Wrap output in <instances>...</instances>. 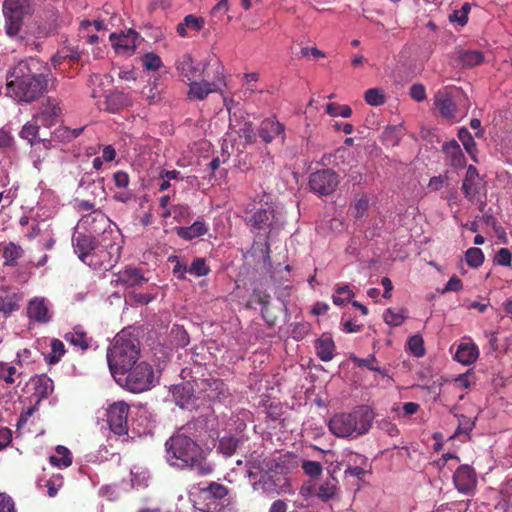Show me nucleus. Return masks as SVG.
Returning <instances> with one entry per match:
<instances>
[{
	"label": "nucleus",
	"mask_w": 512,
	"mask_h": 512,
	"mask_svg": "<svg viewBox=\"0 0 512 512\" xmlns=\"http://www.w3.org/2000/svg\"><path fill=\"white\" fill-rule=\"evenodd\" d=\"M195 423H188L180 428L165 443L167 463L178 469H190L198 475H209L212 465L206 461L204 450L192 435Z\"/></svg>",
	"instance_id": "obj_1"
},
{
	"label": "nucleus",
	"mask_w": 512,
	"mask_h": 512,
	"mask_svg": "<svg viewBox=\"0 0 512 512\" xmlns=\"http://www.w3.org/2000/svg\"><path fill=\"white\" fill-rule=\"evenodd\" d=\"M41 62L29 58L18 62L7 74L6 94L18 102L30 103L42 96L50 75L40 71Z\"/></svg>",
	"instance_id": "obj_2"
},
{
	"label": "nucleus",
	"mask_w": 512,
	"mask_h": 512,
	"mask_svg": "<svg viewBox=\"0 0 512 512\" xmlns=\"http://www.w3.org/2000/svg\"><path fill=\"white\" fill-rule=\"evenodd\" d=\"M374 417V412L369 406L361 405L351 412L333 415L328 422V427L336 437L357 439L369 432Z\"/></svg>",
	"instance_id": "obj_3"
},
{
	"label": "nucleus",
	"mask_w": 512,
	"mask_h": 512,
	"mask_svg": "<svg viewBox=\"0 0 512 512\" xmlns=\"http://www.w3.org/2000/svg\"><path fill=\"white\" fill-rule=\"evenodd\" d=\"M138 355V340L125 330L118 333L107 350V362L113 378L136 365Z\"/></svg>",
	"instance_id": "obj_4"
},
{
	"label": "nucleus",
	"mask_w": 512,
	"mask_h": 512,
	"mask_svg": "<svg viewBox=\"0 0 512 512\" xmlns=\"http://www.w3.org/2000/svg\"><path fill=\"white\" fill-rule=\"evenodd\" d=\"M123 244L120 229L108 231L104 237L97 238V245L88 259V265L93 269L111 270L120 260Z\"/></svg>",
	"instance_id": "obj_5"
},
{
	"label": "nucleus",
	"mask_w": 512,
	"mask_h": 512,
	"mask_svg": "<svg viewBox=\"0 0 512 512\" xmlns=\"http://www.w3.org/2000/svg\"><path fill=\"white\" fill-rule=\"evenodd\" d=\"M248 477L253 490L266 495H279L288 488L287 478L275 464L262 471L248 470Z\"/></svg>",
	"instance_id": "obj_6"
},
{
	"label": "nucleus",
	"mask_w": 512,
	"mask_h": 512,
	"mask_svg": "<svg viewBox=\"0 0 512 512\" xmlns=\"http://www.w3.org/2000/svg\"><path fill=\"white\" fill-rule=\"evenodd\" d=\"M247 224L254 233L263 234L269 238L284 226L285 218L280 210L266 203L264 208L257 209L251 214Z\"/></svg>",
	"instance_id": "obj_7"
},
{
	"label": "nucleus",
	"mask_w": 512,
	"mask_h": 512,
	"mask_svg": "<svg viewBox=\"0 0 512 512\" xmlns=\"http://www.w3.org/2000/svg\"><path fill=\"white\" fill-rule=\"evenodd\" d=\"M115 381L120 386L133 393H140L153 387L156 382V377L153 367L143 361L130 367L127 372L115 376Z\"/></svg>",
	"instance_id": "obj_8"
},
{
	"label": "nucleus",
	"mask_w": 512,
	"mask_h": 512,
	"mask_svg": "<svg viewBox=\"0 0 512 512\" xmlns=\"http://www.w3.org/2000/svg\"><path fill=\"white\" fill-rule=\"evenodd\" d=\"M227 496V487L211 482L199 488V491L194 494V506L203 512H221L228 504Z\"/></svg>",
	"instance_id": "obj_9"
},
{
	"label": "nucleus",
	"mask_w": 512,
	"mask_h": 512,
	"mask_svg": "<svg viewBox=\"0 0 512 512\" xmlns=\"http://www.w3.org/2000/svg\"><path fill=\"white\" fill-rule=\"evenodd\" d=\"M188 85L187 97L190 100L202 101L209 94L222 92V88L226 86L223 66L217 64L214 67L212 76L206 72L205 77L193 80Z\"/></svg>",
	"instance_id": "obj_10"
},
{
	"label": "nucleus",
	"mask_w": 512,
	"mask_h": 512,
	"mask_svg": "<svg viewBox=\"0 0 512 512\" xmlns=\"http://www.w3.org/2000/svg\"><path fill=\"white\" fill-rule=\"evenodd\" d=\"M130 406L125 401H115L106 408V422L111 434L122 443L128 442V416Z\"/></svg>",
	"instance_id": "obj_11"
},
{
	"label": "nucleus",
	"mask_w": 512,
	"mask_h": 512,
	"mask_svg": "<svg viewBox=\"0 0 512 512\" xmlns=\"http://www.w3.org/2000/svg\"><path fill=\"white\" fill-rule=\"evenodd\" d=\"M31 0H5L3 14L5 30L9 37L18 36L23 23V17L30 10Z\"/></svg>",
	"instance_id": "obj_12"
},
{
	"label": "nucleus",
	"mask_w": 512,
	"mask_h": 512,
	"mask_svg": "<svg viewBox=\"0 0 512 512\" xmlns=\"http://www.w3.org/2000/svg\"><path fill=\"white\" fill-rule=\"evenodd\" d=\"M80 225L92 236L96 238L104 237L108 231L119 229L112 221L100 210H92L84 215L80 220Z\"/></svg>",
	"instance_id": "obj_13"
},
{
	"label": "nucleus",
	"mask_w": 512,
	"mask_h": 512,
	"mask_svg": "<svg viewBox=\"0 0 512 512\" xmlns=\"http://www.w3.org/2000/svg\"><path fill=\"white\" fill-rule=\"evenodd\" d=\"M207 66L206 63H195L189 54L180 56L175 63L176 70L181 80L187 84L191 83L193 80L205 77Z\"/></svg>",
	"instance_id": "obj_14"
},
{
	"label": "nucleus",
	"mask_w": 512,
	"mask_h": 512,
	"mask_svg": "<svg viewBox=\"0 0 512 512\" xmlns=\"http://www.w3.org/2000/svg\"><path fill=\"white\" fill-rule=\"evenodd\" d=\"M459 93L456 87H443L434 95V104L440 115L446 119H456L457 107L454 101L455 94Z\"/></svg>",
	"instance_id": "obj_15"
},
{
	"label": "nucleus",
	"mask_w": 512,
	"mask_h": 512,
	"mask_svg": "<svg viewBox=\"0 0 512 512\" xmlns=\"http://www.w3.org/2000/svg\"><path fill=\"white\" fill-rule=\"evenodd\" d=\"M309 185L320 195L331 194L338 185V175L331 169L317 171L310 175Z\"/></svg>",
	"instance_id": "obj_16"
},
{
	"label": "nucleus",
	"mask_w": 512,
	"mask_h": 512,
	"mask_svg": "<svg viewBox=\"0 0 512 512\" xmlns=\"http://www.w3.org/2000/svg\"><path fill=\"white\" fill-rule=\"evenodd\" d=\"M109 39L118 55L131 56L136 50L140 36L136 31L130 29L126 32L111 33Z\"/></svg>",
	"instance_id": "obj_17"
},
{
	"label": "nucleus",
	"mask_w": 512,
	"mask_h": 512,
	"mask_svg": "<svg viewBox=\"0 0 512 512\" xmlns=\"http://www.w3.org/2000/svg\"><path fill=\"white\" fill-rule=\"evenodd\" d=\"M453 483L459 493L472 495L477 486L475 470L466 464L459 466L453 474Z\"/></svg>",
	"instance_id": "obj_18"
},
{
	"label": "nucleus",
	"mask_w": 512,
	"mask_h": 512,
	"mask_svg": "<svg viewBox=\"0 0 512 512\" xmlns=\"http://www.w3.org/2000/svg\"><path fill=\"white\" fill-rule=\"evenodd\" d=\"M27 314L35 322L47 323L52 318L51 305L46 298L35 297L28 303Z\"/></svg>",
	"instance_id": "obj_19"
},
{
	"label": "nucleus",
	"mask_w": 512,
	"mask_h": 512,
	"mask_svg": "<svg viewBox=\"0 0 512 512\" xmlns=\"http://www.w3.org/2000/svg\"><path fill=\"white\" fill-rule=\"evenodd\" d=\"M97 245V238L92 235L79 233L73 237V247L75 253L82 262L88 264L91 254Z\"/></svg>",
	"instance_id": "obj_20"
},
{
	"label": "nucleus",
	"mask_w": 512,
	"mask_h": 512,
	"mask_svg": "<svg viewBox=\"0 0 512 512\" xmlns=\"http://www.w3.org/2000/svg\"><path fill=\"white\" fill-rule=\"evenodd\" d=\"M480 176L477 169L470 165L467 168L465 178L462 183V190L465 195V198L469 201L476 200L480 191Z\"/></svg>",
	"instance_id": "obj_21"
},
{
	"label": "nucleus",
	"mask_w": 512,
	"mask_h": 512,
	"mask_svg": "<svg viewBox=\"0 0 512 512\" xmlns=\"http://www.w3.org/2000/svg\"><path fill=\"white\" fill-rule=\"evenodd\" d=\"M478 357L479 349L472 340L459 343L454 354V360L462 365H471L477 361Z\"/></svg>",
	"instance_id": "obj_22"
},
{
	"label": "nucleus",
	"mask_w": 512,
	"mask_h": 512,
	"mask_svg": "<svg viewBox=\"0 0 512 512\" xmlns=\"http://www.w3.org/2000/svg\"><path fill=\"white\" fill-rule=\"evenodd\" d=\"M62 114V107L60 102L56 99H48L41 107L40 112L36 116V119L45 125H53Z\"/></svg>",
	"instance_id": "obj_23"
},
{
	"label": "nucleus",
	"mask_w": 512,
	"mask_h": 512,
	"mask_svg": "<svg viewBox=\"0 0 512 512\" xmlns=\"http://www.w3.org/2000/svg\"><path fill=\"white\" fill-rule=\"evenodd\" d=\"M201 390L203 397L210 400H220L226 394V385L220 379H208L202 381Z\"/></svg>",
	"instance_id": "obj_24"
},
{
	"label": "nucleus",
	"mask_w": 512,
	"mask_h": 512,
	"mask_svg": "<svg viewBox=\"0 0 512 512\" xmlns=\"http://www.w3.org/2000/svg\"><path fill=\"white\" fill-rule=\"evenodd\" d=\"M147 279L144 277L142 272L133 267H127L123 271H120L117 275L116 282L126 287H136L145 283Z\"/></svg>",
	"instance_id": "obj_25"
},
{
	"label": "nucleus",
	"mask_w": 512,
	"mask_h": 512,
	"mask_svg": "<svg viewBox=\"0 0 512 512\" xmlns=\"http://www.w3.org/2000/svg\"><path fill=\"white\" fill-rule=\"evenodd\" d=\"M106 110L114 113L120 109L129 107L132 105V98L128 93L122 91H114L106 96Z\"/></svg>",
	"instance_id": "obj_26"
},
{
	"label": "nucleus",
	"mask_w": 512,
	"mask_h": 512,
	"mask_svg": "<svg viewBox=\"0 0 512 512\" xmlns=\"http://www.w3.org/2000/svg\"><path fill=\"white\" fill-rule=\"evenodd\" d=\"M208 232L206 223L202 220L195 221L188 227H176V234L185 241H191L205 235Z\"/></svg>",
	"instance_id": "obj_27"
},
{
	"label": "nucleus",
	"mask_w": 512,
	"mask_h": 512,
	"mask_svg": "<svg viewBox=\"0 0 512 512\" xmlns=\"http://www.w3.org/2000/svg\"><path fill=\"white\" fill-rule=\"evenodd\" d=\"M283 131L284 127L281 123L275 119L269 118L262 122L259 129V136L264 142L270 143L276 138V136L282 134Z\"/></svg>",
	"instance_id": "obj_28"
},
{
	"label": "nucleus",
	"mask_w": 512,
	"mask_h": 512,
	"mask_svg": "<svg viewBox=\"0 0 512 512\" xmlns=\"http://www.w3.org/2000/svg\"><path fill=\"white\" fill-rule=\"evenodd\" d=\"M443 151L451 166L456 168H462L465 166V156L460 148V145L455 140L445 143L443 145Z\"/></svg>",
	"instance_id": "obj_29"
},
{
	"label": "nucleus",
	"mask_w": 512,
	"mask_h": 512,
	"mask_svg": "<svg viewBox=\"0 0 512 512\" xmlns=\"http://www.w3.org/2000/svg\"><path fill=\"white\" fill-rule=\"evenodd\" d=\"M315 350L317 356L324 362L333 359L335 344L333 339L328 335H322L315 341Z\"/></svg>",
	"instance_id": "obj_30"
},
{
	"label": "nucleus",
	"mask_w": 512,
	"mask_h": 512,
	"mask_svg": "<svg viewBox=\"0 0 512 512\" xmlns=\"http://www.w3.org/2000/svg\"><path fill=\"white\" fill-rule=\"evenodd\" d=\"M64 339L73 347L85 351L89 347V339L82 326H75L72 331L65 333Z\"/></svg>",
	"instance_id": "obj_31"
},
{
	"label": "nucleus",
	"mask_w": 512,
	"mask_h": 512,
	"mask_svg": "<svg viewBox=\"0 0 512 512\" xmlns=\"http://www.w3.org/2000/svg\"><path fill=\"white\" fill-rule=\"evenodd\" d=\"M205 24V20L202 17H197L194 15H187L181 23L177 25V33L181 37L188 36V30H192L194 32L200 31Z\"/></svg>",
	"instance_id": "obj_32"
},
{
	"label": "nucleus",
	"mask_w": 512,
	"mask_h": 512,
	"mask_svg": "<svg viewBox=\"0 0 512 512\" xmlns=\"http://www.w3.org/2000/svg\"><path fill=\"white\" fill-rule=\"evenodd\" d=\"M0 251L2 252L4 265L6 266H15L18 259L21 258L23 254V249L21 246L13 242H9L4 245L1 244Z\"/></svg>",
	"instance_id": "obj_33"
},
{
	"label": "nucleus",
	"mask_w": 512,
	"mask_h": 512,
	"mask_svg": "<svg viewBox=\"0 0 512 512\" xmlns=\"http://www.w3.org/2000/svg\"><path fill=\"white\" fill-rule=\"evenodd\" d=\"M51 465L58 468H67L72 464V455L68 448L58 445L55 448V454L49 457Z\"/></svg>",
	"instance_id": "obj_34"
},
{
	"label": "nucleus",
	"mask_w": 512,
	"mask_h": 512,
	"mask_svg": "<svg viewBox=\"0 0 512 512\" xmlns=\"http://www.w3.org/2000/svg\"><path fill=\"white\" fill-rule=\"evenodd\" d=\"M338 481L334 477L326 479L321 483L316 491V496L322 501H328L332 499L337 492Z\"/></svg>",
	"instance_id": "obj_35"
},
{
	"label": "nucleus",
	"mask_w": 512,
	"mask_h": 512,
	"mask_svg": "<svg viewBox=\"0 0 512 512\" xmlns=\"http://www.w3.org/2000/svg\"><path fill=\"white\" fill-rule=\"evenodd\" d=\"M407 318V311L404 308H388L383 314L384 322L393 327L400 326Z\"/></svg>",
	"instance_id": "obj_36"
},
{
	"label": "nucleus",
	"mask_w": 512,
	"mask_h": 512,
	"mask_svg": "<svg viewBox=\"0 0 512 512\" xmlns=\"http://www.w3.org/2000/svg\"><path fill=\"white\" fill-rule=\"evenodd\" d=\"M458 138L464 146L467 153L470 155L473 161H477L476 159V142L472 137L471 133L466 128H460L458 131Z\"/></svg>",
	"instance_id": "obj_37"
},
{
	"label": "nucleus",
	"mask_w": 512,
	"mask_h": 512,
	"mask_svg": "<svg viewBox=\"0 0 512 512\" xmlns=\"http://www.w3.org/2000/svg\"><path fill=\"white\" fill-rule=\"evenodd\" d=\"M38 120H32L27 122L20 131V137L27 140L31 145L37 141V135L39 132Z\"/></svg>",
	"instance_id": "obj_38"
},
{
	"label": "nucleus",
	"mask_w": 512,
	"mask_h": 512,
	"mask_svg": "<svg viewBox=\"0 0 512 512\" xmlns=\"http://www.w3.org/2000/svg\"><path fill=\"white\" fill-rule=\"evenodd\" d=\"M50 346L51 352L45 356V359L48 364L53 365L58 363L61 357L65 354V346L59 339H53Z\"/></svg>",
	"instance_id": "obj_39"
},
{
	"label": "nucleus",
	"mask_w": 512,
	"mask_h": 512,
	"mask_svg": "<svg viewBox=\"0 0 512 512\" xmlns=\"http://www.w3.org/2000/svg\"><path fill=\"white\" fill-rule=\"evenodd\" d=\"M248 470L262 471L269 466H274V462L263 458L262 454L252 453L247 459Z\"/></svg>",
	"instance_id": "obj_40"
},
{
	"label": "nucleus",
	"mask_w": 512,
	"mask_h": 512,
	"mask_svg": "<svg viewBox=\"0 0 512 512\" xmlns=\"http://www.w3.org/2000/svg\"><path fill=\"white\" fill-rule=\"evenodd\" d=\"M239 440L233 436H224L220 439L218 450L223 455L230 457L237 449Z\"/></svg>",
	"instance_id": "obj_41"
},
{
	"label": "nucleus",
	"mask_w": 512,
	"mask_h": 512,
	"mask_svg": "<svg viewBox=\"0 0 512 512\" xmlns=\"http://www.w3.org/2000/svg\"><path fill=\"white\" fill-rule=\"evenodd\" d=\"M460 60L463 66L473 67L481 64L484 61V56L480 51L468 50L461 54Z\"/></svg>",
	"instance_id": "obj_42"
},
{
	"label": "nucleus",
	"mask_w": 512,
	"mask_h": 512,
	"mask_svg": "<svg viewBox=\"0 0 512 512\" xmlns=\"http://www.w3.org/2000/svg\"><path fill=\"white\" fill-rule=\"evenodd\" d=\"M465 261L468 266L478 268L484 262V254L480 248H469L465 253Z\"/></svg>",
	"instance_id": "obj_43"
},
{
	"label": "nucleus",
	"mask_w": 512,
	"mask_h": 512,
	"mask_svg": "<svg viewBox=\"0 0 512 512\" xmlns=\"http://www.w3.org/2000/svg\"><path fill=\"white\" fill-rule=\"evenodd\" d=\"M354 296L353 291L349 285H342L336 288L335 294L333 295L334 304L341 306L348 303Z\"/></svg>",
	"instance_id": "obj_44"
},
{
	"label": "nucleus",
	"mask_w": 512,
	"mask_h": 512,
	"mask_svg": "<svg viewBox=\"0 0 512 512\" xmlns=\"http://www.w3.org/2000/svg\"><path fill=\"white\" fill-rule=\"evenodd\" d=\"M35 386L37 393L42 397H47L54 390L53 381L46 375L39 376Z\"/></svg>",
	"instance_id": "obj_45"
},
{
	"label": "nucleus",
	"mask_w": 512,
	"mask_h": 512,
	"mask_svg": "<svg viewBox=\"0 0 512 512\" xmlns=\"http://www.w3.org/2000/svg\"><path fill=\"white\" fill-rule=\"evenodd\" d=\"M209 272L210 267L207 265L204 258H196L188 268V273L196 277L206 276L209 274Z\"/></svg>",
	"instance_id": "obj_46"
},
{
	"label": "nucleus",
	"mask_w": 512,
	"mask_h": 512,
	"mask_svg": "<svg viewBox=\"0 0 512 512\" xmlns=\"http://www.w3.org/2000/svg\"><path fill=\"white\" fill-rule=\"evenodd\" d=\"M365 101L371 106H380L385 103V94L381 89L371 88L365 92Z\"/></svg>",
	"instance_id": "obj_47"
},
{
	"label": "nucleus",
	"mask_w": 512,
	"mask_h": 512,
	"mask_svg": "<svg viewBox=\"0 0 512 512\" xmlns=\"http://www.w3.org/2000/svg\"><path fill=\"white\" fill-rule=\"evenodd\" d=\"M344 464L346 468L370 465L368 458L366 456L352 451L346 453L344 458Z\"/></svg>",
	"instance_id": "obj_48"
},
{
	"label": "nucleus",
	"mask_w": 512,
	"mask_h": 512,
	"mask_svg": "<svg viewBox=\"0 0 512 512\" xmlns=\"http://www.w3.org/2000/svg\"><path fill=\"white\" fill-rule=\"evenodd\" d=\"M65 59L77 61L80 59V52L75 48H63L55 56L52 57V63L54 67H56L61 60Z\"/></svg>",
	"instance_id": "obj_49"
},
{
	"label": "nucleus",
	"mask_w": 512,
	"mask_h": 512,
	"mask_svg": "<svg viewBox=\"0 0 512 512\" xmlns=\"http://www.w3.org/2000/svg\"><path fill=\"white\" fill-rule=\"evenodd\" d=\"M409 351L415 357H422L425 354L424 340L420 335H413L408 339Z\"/></svg>",
	"instance_id": "obj_50"
},
{
	"label": "nucleus",
	"mask_w": 512,
	"mask_h": 512,
	"mask_svg": "<svg viewBox=\"0 0 512 512\" xmlns=\"http://www.w3.org/2000/svg\"><path fill=\"white\" fill-rule=\"evenodd\" d=\"M142 65L146 70L157 71L162 66V60L156 53L148 52L142 57Z\"/></svg>",
	"instance_id": "obj_51"
},
{
	"label": "nucleus",
	"mask_w": 512,
	"mask_h": 512,
	"mask_svg": "<svg viewBox=\"0 0 512 512\" xmlns=\"http://www.w3.org/2000/svg\"><path fill=\"white\" fill-rule=\"evenodd\" d=\"M326 112L332 116H341L343 118H349L352 115V109L347 105H338L336 103H328L326 105Z\"/></svg>",
	"instance_id": "obj_52"
},
{
	"label": "nucleus",
	"mask_w": 512,
	"mask_h": 512,
	"mask_svg": "<svg viewBox=\"0 0 512 512\" xmlns=\"http://www.w3.org/2000/svg\"><path fill=\"white\" fill-rule=\"evenodd\" d=\"M369 208V199L366 196H362L357 199L352 206V214L359 218L362 217Z\"/></svg>",
	"instance_id": "obj_53"
},
{
	"label": "nucleus",
	"mask_w": 512,
	"mask_h": 512,
	"mask_svg": "<svg viewBox=\"0 0 512 512\" xmlns=\"http://www.w3.org/2000/svg\"><path fill=\"white\" fill-rule=\"evenodd\" d=\"M192 216L191 209L186 204H178L173 206V218L176 221H184L190 219Z\"/></svg>",
	"instance_id": "obj_54"
},
{
	"label": "nucleus",
	"mask_w": 512,
	"mask_h": 512,
	"mask_svg": "<svg viewBox=\"0 0 512 512\" xmlns=\"http://www.w3.org/2000/svg\"><path fill=\"white\" fill-rule=\"evenodd\" d=\"M371 466H355V467H347L344 470V474L346 477H354L358 480H363L364 476L370 473Z\"/></svg>",
	"instance_id": "obj_55"
},
{
	"label": "nucleus",
	"mask_w": 512,
	"mask_h": 512,
	"mask_svg": "<svg viewBox=\"0 0 512 512\" xmlns=\"http://www.w3.org/2000/svg\"><path fill=\"white\" fill-rule=\"evenodd\" d=\"M16 368L12 365L0 362V379H3L7 384L15 382L14 375Z\"/></svg>",
	"instance_id": "obj_56"
},
{
	"label": "nucleus",
	"mask_w": 512,
	"mask_h": 512,
	"mask_svg": "<svg viewBox=\"0 0 512 512\" xmlns=\"http://www.w3.org/2000/svg\"><path fill=\"white\" fill-rule=\"evenodd\" d=\"M470 8V4L465 3L460 11H454V13L450 15V20L464 26L468 21V12L470 11Z\"/></svg>",
	"instance_id": "obj_57"
},
{
	"label": "nucleus",
	"mask_w": 512,
	"mask_h": 512,
	"mask_svg": "<svg viewBox=\"0 0 512 512\" xmlns=\"http://www.w3.org/2000/svg\"><path fill=\"white\" fill-rule=\"evenodd\" d=\"M303 471L311 476V477H317L322 473V465L317 461H304L302 464Z\"/></svg>",
	"instance_id": "obj_58"
},
{
	"label": "nucleus",
	"mask_w": 512,
	"mask_h": 512,
	"mask_svg": "<svg viewBox=\"0 0 512 512\" xmlns=\"http://www.w3.org/2000/svg\"><path fill=\"white\" fill-rule=\"evenodd\" d=\"M39 244L44 249H51L55 244L54 234L50 228V225H47L44 229V232L40 236Z\"/></svg>",
	"instance_id": "obj_59"
},
{
	"label": "nucleus",
	"mask_w": 512,
	"mask_h": 512,
	"mask_svg": "<svg viewBox=\"0 0 512 512\" xmlns=\"http://www.w3.org/2000/svg\"><path fill=\"white\" fill-rule=\"evenodd\" d=\"M409 95L417 102H423L427 97L426 89L421 83L413 84L409 89Z\"/></svg>",
	"instance_id": "obj_60"
},
{
	"label": "nucleus",
	"mask_w": 512,
	"mask_h": 512,
	"mask_svg": "<svg viewBox=\"0 0 512 512\" xmlns=\"http://www.w3.org/2000/svg\"><path fill=\"white\" fill-rule=\"evenodd\" d=\"M494 261L501 266H511L512 254L507 248H501L496 253Z\"/></svg>",
	"instance_id": "obj_61"
},
{
	"label": "nucleus",
	"mask_w": 512,
	"mask_h": 512,
	"mask_svg": "<svg viewBox=\"0 0 512 512\" xmlns=\"http://www.w3.org/2000/svg\"><path fill=\"white\" fill-rule=\"evenodd\" d=\"M0 512H16L13 499L6 493H0Z\"/></svg>",
	"instance_id": "obj_62"
},
{
	"label": "nucleus",
	"mask_w": 512,
	"mask_h": 512,
	"mask_svg": "<svg viewBox=\"0 0 512 512\" xmlns=\"http://www.w3.org/2000/svg\"><path fill=\"white\" fill-rule=\"evenodd\" d=\"M462 281L457 276H452L446 286L440 291L441 294H446L448 292H458L462 290Z\"/></svg>",
	"instance_id": "obj_63"
},
{
	"label": "nucleus",
	"mask_w": 512,
	"mask_h": 512,
	"mask_svg": "<svg viewBox=\"0 0 512 512\" xmlns=\"http://www.w3.org/2000/svg\"><path fill=\"white\" fill-rule=\"evenodd\" d=\"M62 485V477L61 476H55L51 479H49L45 486L47 487V492L50 497H54L57 493L59 488Z\"/></svg>",
	"instance_id": "obj_64"
}]
</instances>
